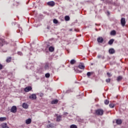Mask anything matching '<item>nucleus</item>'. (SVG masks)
I'll use <instances>...</instances> for the list:
<instances>
[{"label": "nucleus", "mask_w": 128, "mask_h": 128, "mask_svg": "<svg viewBox=\"0 0 128 128\" xmlns=\"http://www.w3.org/2000/svg\"><path fill=\"white\" fill-rule=\"evenodd\" d=\"M58 100H52V104H58Z\"/></svg>", "instance_id": "19"}, {"label": "nucleus", "mask_w": 128, "mask_h": 128, "mask_svg": "<svg viewBox=\"0 0 128 128\" xmlns=\"http://www.w3.org/2000/svg\"><path fill=\"white\" fill-rule=\"evenodd\" d=\"M16 106H12L11 108L10 112H13V114H16Z\"/></svg>", "instance_id": "2"}, {"label": "nucleus", "mask_w": 128, "mask_h": 128, "mask_svg": "<svg viewBox=\"0 0 128 128\" xmlns=\"http://www.w3.org/2000/svg\"><path fill=\"white\" fill-rule=\"evenodd\" d=\"M109 106H110V108H114V106H116V104H113V103H110L109 104Z\"/></svg>", "instance_id": "14"}, {"label": "nucleus", "mask_w": 128, "mask_h": 128, "mask_svg": "<svg viewBox=\"0 0 128 128\" xmlns=\"http://www.w3.org/2000/svg\"><path fill=\"white\" fill-rule=\"evenodd\" d=\"M97 40L100 44H102L104 42V38L102 37H99L98 38Z\"/></svg>", "instance_id": "7"}, {"label": "nucleus", "mask_w": 128, "mask_h": 128, "mask_svg": "<svg viewBox=\"0 0 128 128\" xmlns=\"http://www.w3.org/2000/svg\"><path fill=\"white\" fill-rule=\"evenodd\" d=\"M122 80V76H118L117 78V80L118 82H120Z\"/></svg>", "instance_id": "21"}, {"label": "nucleus", "mask_w": 128, "mask_h": 128, "mask_svg": "<svg viewBox=\"0 0 128 128\" xmlns=\"http://www.w3.org/2000/svg\"><path fill=\"white\" fill-rule=\"evenodd\" d=\"M18 54L19 56H22V52H18Z\"/></svg>", "instance_id": "38"}, {"label": "nucleus", "mask_w": 128, "mask_h": 128, "mask_svg": "<svg viewBox=\"0 0 128 128\" xmlns=\"http://www.w3.org/2000/svg\"><path fill=\"white\" fill-rule=\"evenodd\" d=\"M76 62V60H70V64H74V63Z\"/></svg>", "instance_id": "26"}, {"label": "nucleus", "mask_w": 128, "mask_h": 128, "mask_svg": "<svg viewBox=\"0 0 128 128\" xmlns=\"http://www.w3.org/2000/svg\"><path fill=\"white\" fill-rule=\"evenodd\" d=\"M98 58H102V60L104 59V56H102V55H98Z\"/></svg>", "instance_id": "25"}, {"label": "nucleus", "mask_w": 128, "mask_h": 128, "mask_svg": "<svg viewBox=\"0 0 128 128\" xmlns=\"http://www.w3.org/2000/svg\"><path fill=\"white\" fill-rule=\"evenodd\" d=\"M74 72H80V73L82 72V71L78 70V69H76V70L74 69Z\"/></svg>", "instance_id": "36"}, {"label": "nucleus", "mask_w": 128, "mask_h": 128, "mask_svg": "<svg viewBox=\"0 0 128 128\" xmlns=\"http://www.w3.org/2000/svg\"><path fill=\"white\" fill-rule=\"evenodd\" d=\"M104 104L108 105L110 104V101L108 100H104Z\"/></svg>", "instance_id": "22"}, {"label": "nucleus", "mask_w": 128, "mask_h": 128, "mask_svg": "<svg viewBox=\"0 0 128 128\" xmlns=\"http://www.w3.org/2000/svg\"><path fill=\"white\" fill-rule=\"evenodd\" d=\"M62 120V116H58L56 117V122H60Z\"/></svg>", "instance_id": "12"}, {"label": "nucleus", "mask_w": 128, "mask_h": 128, "mask_svg": "<svg viewBox=\"0 0 128 128\" xmlns=\"http://www.w3.org/2000/svg\"><path fill=\"white\" fill-rule=\"evenodd\" d=\"M47 29H48V30H50V27L49 26H48Z\"/></svg>", "instance_id": "42"}, {"label": "nucleus", "mask_w": 128, "mask_h": 128, "mask_svg": "<svg viewBox=\"0 0 128 128\" xmlns=\"http://www.w3.org/2000/svg\"><path fill=\"white\" fill-rule=\"evenodd\" d=\"M29 98H30L31 100H36V94H32L29 96Z\"/></svg>", "instance_id": "6"}, {"label": "nucleus", "mask_w": 128, "mask_h": 128, "mask_svg": "<svg viewBox=\"0 0 128 128\" xmlns=\"http://www.w3.org/2000/svg\"><path fill=\"white\" fill-rule=\"evenodd\" d=\"M78 68H80V70H84V64L83 63H80L78 66Z\"/></svg>", "instance_id": "5"}, {"label": "nucleus", "mask_w": 128, "mask_h": 128, "mask_svg": "<svg viewBox=\"0 0 128 128\" xmlns=\"http://www.w3.org/2000/svg\"><path fill=\"white\" fill-rule=\"evenodd\" d=\"M24 48H26V47H24Z\"/></svg>", "instance_id": "46"}, {"label": "nucleus", "mask_w": 128, "mask_h": 128, "mask_svg": "<svg viewBox=\"0 0 128 128\" xmlns=\"http://www.w3.org/2000/svg\"><path fill=\"white\" fill-rule=\"evenodd\" d=\"M70 128H78V126H76V125L72 124L70 126Z\"/></svg>", "instance_id": "28"}, {"label": "nucleus", "mask_w": 128, "mask_h": 128, "mask_svg": "<svg viewBox=\"0 0 128 128\" xmlns=\"http://www.w3.org/2000/svg\"><path fill=\"white\" fill-rule=\"evenodd\" d=\"M90 72L91 76H94V72Z\"/></svg>", "instance_id": "40"}, {"label": "nucleus", "mask_w": 128, "mask_h": 128, "mask_svg": "<svg viewBox=\"0 0 128 128\" xmlns=\"http://www.w3.org/2000/svg\"><path fill=\"white\" fill-rule=\"evenodd\" d=\"M114 52H116V51L114 50V49L111 48L109 50V53L110 54H114Z\"/></svg>", "instance_id": "9"}, {"label": "nucleus", "mask_w": 128, "mask_h": 128, "mask_svg": "<svg viewBox=\"0 0 128 128\" xmlns=\"http://www.w3.org/2000/svg\"><path fill=\"white\" fill-rule=\"evenodd\" d=\"M4 120H6V117L0 118V122H4Z\"/></svg>", "instance_id": "17"}, {"label": "nucleus", "mask_w": 128, "mask_h": 128, "mask_svg": "<svg viewBox=\"0 0 128 128\" xmlns=\"http://www.w3.org/2000/svg\"><path fill=\"white\" fill-rule=\"evenodd\" d=\"M45 76L46 78H50V74L47 73L45 74Z\"/></svg>", "instance_id": "32"}, {"label": "nucleus", "mask_w": 128, "mask_h": 128, "mask_svg": "<svg viewBox=\"0 0 128 128\" xmlns=\"http://www.w3.org/2000/svg\"><path fill=\"white\" fill-rule=\"evenodd\" d=\"M22 108H28V104H27L26 103H23Z\"/></svg>", "instance_id": "13"}, {"label": "nucleus", "mask_w": 128, "mask_h": 128, "mask_svg": "<svg viewBox=\"0 0 128 128\" xmlns=\"http://www.w3.org/2000/svg\"><path fill=\"white\" fill-rule=\"evenodd\" d=\"M37 95L40 97L44 96V94L42 93H37Z\"/></svg>", "instance_id": "31"}, {"label": "nucleus", "mask_w": 128, "mask_h": 128, "mask_svg": "<svg viewBox=\"0 0 128 128\" xmlns=\"http://www.w3.org/2000/svg\"><path fill=\"white\" fill-rule=\"evenodd\" d=\"M104 112L102 109H98L96 110V114L98 116H103Z\"/></svg>", "instance_id": "1"}, {"label": "nucleus", "mask_w": 128, "mask_h": 128, "mask_svg": "<svg viewBox=\"0 0 128 128\" xmlns=\"http://www.w3.org/2000/svg\"><path fill=\"white\" fill-rule=\"evenodd\" d=\"M116 30H113L111 31L110 36H116Z\"/></svg>", "instance_id": "15"}, {"label": "nucleus", "mask_w": 128, "mask_h": 128, "mask_svg": "<svg viewBox=\"0 0 128 128\" xmlns=\"http://www.w3.org/2000/svg\"><path fill=\"white\" fill-rule=\"evenodd\" d=\"M122 121L120 119H118L116 120V124H122Z\"/></svg>", "instance_id": "11"}, {"label": "nucleus", "mask_w": 128, "mask_h": 128, "mask_svg": "<svg viewBox=\"0 0 128 128\" xmlns=\"http://www.w3.org/2000/svg\"><path fill=\"white\" fill-rule=\"evenodd\" d=\"M106 82H110V78H108V79H106Z\"/></svg>", "instance_id": "37"}, {"label": "nucleus", "mask_w": 128, "mask_h": 128, "mask_svg": "<svg viewBox=\"0 0 128 128\" xmlns=\"http://www.w3.org/2000/svg\"><path fill=\"white\" fill-rule=\"evenodd\" d=\"M86 76H87L88 78H90V76H92L90 74V72H88L86 74Z\"/></svg>", "instance_id": "34"}, {"label": "nucleus", "mask_w": 128, "mask_h": 128, "mask_svg": "<svg viewBox=\"0 0 128 128\" xmlns=\"http://www.w3.org/2000/svg\"><path fill=\"white\" fill-rule=\"evenodd\" d=\"M102 0L104 2V0Z\"/></svg>", "instance_id": "47"}, {"label": "nucleus", "mask_w": 128, "mask_h": 128, "mask_svg": "<svg viewBox=\"0 0 128 128\" xmlns=\"http://www.w3.org/2000/svg\"><path fill=\"white\" fill-rule=\"evenodd\" d=\"M53 22H54V24H56L58 22L56 20V19H54L53 20Z\"/></svg>", "instance_id": "33"}, {"label": "nucleus", "mask_w": 128, "mask_h": 128, "mask_svg": "<svg viewBox=\"0 0 128 128\" xmlns=\"http://www.w3.org/2000/svg\"><path fill=\"white\" fill-rule=\"evenodd\" d=\"M95 112L96 113V110H95Z\"/></svg>", "instance_id": "45"}, {"label": "nucleus", "mask_w": 128, "mask_h": 128, "mask_svg": "<svg viewBox=\"0 0 128 128\" xmlns=\"http://www.w3.org/2000/svg\"><path fill=\"white\" fill-rule=\"evenodd\" d=\"M47 4L48 6H54L56 4L54 1L49 2L47 3Z\"/></svg>", "instance_id": "8"}, {"label": "nucleus", "mask_w": 128, "mask_h": 128, "mask_svg": "<svg viewBox=\"0 0 128 128\" xmlns=\"http://www.w3.org/2000/svg\"><path fill=\"white\" fill-rule=\"evenodd\" d=\"M49 52H54V48L52 46H50L49 48Z\"/></svg>", "instance_id": "18"}, {"label": "nucleus", "mask_w": 128, "mask_h": 128, "mask_svg": "<svg viewBox=\"0 0 128 128\" xmlns=\"http://www.w3.org/2000/svg\"><path fill=\"white\" fill-rule=\"evenodd\" d=\"M31 122H32V119H30V118L27 119L26 120V124H31Z\"/></svg>", "instance_id": "10"}, {"label": "nucleus", "mask_w": 128, "mask_h": 128, "mask_svg": "<svg viewBox=\"0 0 128 128\" xmlns=\"http://www.w3.org/2000/svg\"><path fill=\"white\" fill-rule=\"evenodd\" d=\"M2 68H3L2 64H0V70H2Z\"/></svg>", "instance_id": "39"}, {"label": "nucleus", "mask_w": 128, "mask_h": 128, "mask_svg": "<svg viewBox=\"0 0 128 128\" xmlns=\"http://www.w3.org/2000/svg\"><path fill=\"white\" fill-rule=\"evenodd\" d=\"M66 94H68L70 93V90H68L67 91H66Z\"/></svg>", "instance_id": "43"}, {"label": "nucleus", "mask_w": 128, "mask_h": 128, "mask_svg": "<svg viewBox=\"0 0 128 128\" xmlns=\"http://www.w3.org/2000/svg\"><path fill=\"white\" fill-rule=\"evenodd\" d=\"M0 44H2V46H4V40H0Z\"/></svg>", "instance_id": "23"}, {"label": "nucleus", "mask_w": 128, "mask_h": 128, "mask_svg": "<svg viewBox=\"0 0 128 128\" xmlns=\"http://www.w3.org/2000/svg\"><path fill=\"white\" fill-rule=\"evenodd\" d=\"M44 68L46 70H48V64H46L45 66H44Z\"/></svg>", "instance_id": "24"}, {"label": "nucleus", "mask_w": 128, "mask_h": 128, "mask_svg": "<svg viewBox=\"0 0 128 128\" xmlns=\"http://www.w3.org/2000/svg\"><path fill=\"white\" fill-rule=\"evenodd\" d=\"M47 128H54V124H50L48 125H47Z\"/></svg>", "instance_id": "30"}, {"label": "nucleus", "mask_w": 128, "mask_h": 128, "mask_svg": "<svg viewBox=\"0 0 128 128\" xmlns=\"http://www.w3.org/2000/svg\"><path fill=\"white\" fill-rule=\"evenodd\" d=\"M91 66H96V63H91Z\"/></svg>", "instance_id": "41"}, {"label": "nucleus", "mask_w": 128, "mask_h": 128, "mask_svg": "<svg viewBox=\"0 0 128 128\" xmlns=\"http://www.w3.org/2000/svg\"><path fill=\"white\" fill-rule=\"evenodd\" d=\"M30 66H31L30 64H28L26 66V68H30V70H32V68Z\"/></svg>", "instance_id": "29"}, {"label": "nucleus", "mask_w": 128, "mask_h": 128, "mask_svg": "<svg viewBox=\"0 0 128 128\" xmlns=\"http://www.w3.org/2000/svg\"><path fill=\"white\" fill-rule=\"evenodd\" d=\"M11 61H12V57H8L6 60V62H10Z\"/></svg>", "instance_id": "20"}, {"label": "nucleus", "mask_w": 128, "mask_h": 128, "mask_svg": "<svg viewBox=\"0 0 128 128\" xmlns=\"http://www.w3.org/2000/svg\"><path fill=\"white\" fill-rule=\"evenodd\" d=\"M32 90V86H27L24 88V91L26 92H30Z\"/></svg>", "instance_id": "3"}, {"label": "nucleus", "mask_w": 128, "mask_h": 128, "mask_svg": "<svg viewBox=\"0 0 128 128\" xmlns=\"http://www.w3.org/2000/svg\"><path fill=\"white\" fill-rule=\"evenodd\" d=\"M114 39H111L109 40L108 44L112 45V44H114Z\"/></svg>", "instance_id": "16"}, {"label": "nucleus", "mask_w": 128, "mask_h": 128, "mask_svg": "<svg viewBox=\"0 0 128 128\" xmlns=\"http://www.w3.org/2000/svg\"><path fill=\"white\" fill-rule=\"evenodd\" d=\"M64 18H65V20H66V22L70 20V17L68 16H66Z\"/></svg>", "instance_id": "27"}, {"label": "nucleus", "mask_w": 128, "mask_h": 128, "mask_svg": "<svg viewBox=\"0 0 128 128\" xmlns=\"http://www.w3.org/2000/svg\"><path fill=\"white\" fill-rule=\"evenodd\" d=\"M48 122H50V121H48Z\"/></svg>", "instance_id": "48"}, {"label": "nucleus", "mask_w": 128, "mask_h": 128, "mask_svg": "<svg viewBox=\"0 0 128 128\" xmlns=\"http://www.w3.org/2000/svg\"><path fill=\"white\" fill-rule=\"evenodd\" d=\"M120 23L122 26H126V18H122L120 20Z\"/></svg>", "instance_id": "4"}, {"label": "nucleus", "mask_w": 128, "mask_h": 128, "mask_svg": "<svg viewBox=\"0 0 128 128\" xmlns=\"http://www.w3.org/2000/svg\"><path fill=\"white\" fill-rule=\"evenodd\" d=\"M65 114H68V112H65Z\"/></svg>", "instance_id": "44"}, {"label": "nucleus", "mask_w": 128, "mask_h": 128, "mask_svg": "<svg viewBox=\"0 0 128 128\" xmlns=\"http://www.w3.org/2000/svg\"><path fill=\"white\" fill-rule=\"evenodd\" d=\"M107 76H108V78H110V76H112V74H110V72H108Z\"/></svg>", "instance_id": "35"}]
</instances>
